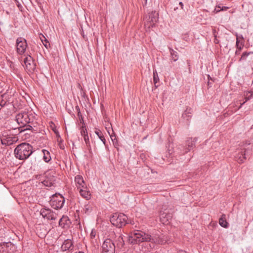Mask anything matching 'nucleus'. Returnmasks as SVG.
Returning <instances> with one entry per match:
<instances>
[{
    "instance_id": "f257e3e1",
    "label": "nucleus",
    "mask_w": 253,
    "mask_h": 253,
    "mask_svg": "<svg viewBox=\"0 0 253 253\" xmlns=\"http://www.w3.org/2000/svg\"><path fill=\"white\" fill-rule=\"evenodd\" d=\"M130 238L132 239L131 240L130 239V241L132 244H139L142 242H151L159 244H162L164 243V241L160 239L155 241L153 238H151L150 235L140 230L134 231Z\"/></svg>"
},
{
    "instance_id": "f03ea898",
    "label": "nucleus",
    "mask_w": 253,
    "mask_h": 253,
    "mask_svg": "<svg viewBox=\"0 0 253 253\" xmlns=\"http://www.w3.org/2000/svg\"><path fill=\"white\" fill-rule=\"evenodd\" d=\"M32 146L27 143H22L16 147L14 150L15 156L17 159L25 160L32 154Z\"/></svg>"
},
{
    "instance_id": "7ed1b4c3",
    "label": "nucleus",
    "mask_w": 253,
    "mask_h": 253,
    "mask_svg": "<svg viewBox=\"0 0 253 253\" xmlns=\"http://www.w3.org/2000/svg\"><path fill=\"white\" fill-rule=\"evenodd\" d=\"M241 146L243 147L236 151L235 156L236 161L240 164L244 163L245 161L247 159V156L251 151V148L250 146L249 143H246Z\"/></svg>"
},
{
    "instance_id": "20e7f679",
    "label": "nucleus",
    "mask_w": 253,
    "mask_h": 253,
    "mask_svg": "<svg viewBox=\"0 0 253 253\" xmlns=\"http://www.w3.org/2000/svg\"><path fill=\"white\" fill-rule=\"evenodd\" d=\"M158 14L155 11H152L149 13L144 18L145 27L149 29L155 26L158 20Z\"/></svg>"
},
{
    "instance_id": "39448f33",
    "label": "nucleus",
    "mask_w": 253,
    "mask_h": 253,
    "mask_svg": "<svg viewBox=\"0 0 253 253\" xmlns=\"http://www.w3.org/2000/svg\"><path fill=\"white\" fill-rule=\"evenodd\" d=\"M127 219V216L124 214L115 213L112 215V225L120 228L126 225Z\"/></svg>"
},
{
    "instance_id": "423d86ee",
    "label": "nucleus",
    "mask_w": 253,
    "mask_h": 253,
    "mask_svg": "<svg viewBox=\"0 0 253 253\" xmlns=\"http://www.w3.org/2000/svg\"><path fill=\"white\" fill-rule=\"evenodd\" d=\"M168 206L166 205H163L162 208L160 211V218L161 222L164 224H169V220L171 219L172 217V212H173V210H171V212L167 211Z\"/></svg>"
},
{
    "instance_id": "0eeeda50",
    "label": "nucleus",
    "mask_w": 253,
    "mask_h": 253,
    "mask_svg": "<svg viewBox=\"0 0 253 253\" xmlns=\"http://www.w3.org/2000/svg\"><path fill=\"white\" fill-rule=\"evenodd\" d=\"M51 203L54 209H61L64 205V198L61 194L56 193L52 196Z\"/></svg>"
},
{
    "instance_id": "6e6552de",
    "label": "nucleus",
    "mask_w": 253,
    "mask_h": 253,
    "mask_svg": "<svg viewBox=\"0 0 253 253\" xmlns=\"http://www.w3.org/2000/svg\"><path fill=\"white\" fill-rule=\"evenodd\" d=\"M24 67L29 73H32L36 69V63L33 58L29 55L24 59Z\"/></svg>"
},
{
    "instance_id": "1a4fd4ad",
    "label": "nucleus",
    "mask_w": 253,
    "mask_h": 253,
    "mask_svg": "<svg viewBox=\"0 0 253 253\" xmlns=\"http://www.w3.org/2000/svg\"><path fill=\"white\" fill-rule=\"evenodd\" d=\"M27 47L26 41L22 38H19L16 41L17 51L19 54H23L25 52Z\"/></svg>"
},
{
    "instance_id": "9d476101",
    "label": "nucleus",
    "mask_w": 253,
    "mask_h": 253,
    "mask_svg": "<svg viewBox=\"0 0 253 253\" xmlns=\"http://www.w3.org/2000/svg\"><path fill=\"white\" fill-rule=\"evenodd\" d=\"M17 140V137L13 135H3L1 138V143L5 145H12Z\"/></svg>"
},
{
    "instance_id": "9b49d317",
    "label": "nucleus",
    "mask_w": 253,
    "mask_h": 253,
    "mask_svg": "<svg viewBox=\"0 0 253 253\" xmlns=\"http://www.w3.org/2000/svg\"><path fill=\"white\" fill-rule=\"evenodd\" d=\"M17 122L19 124H21L22 126L26 125L30 122V119L27 113L25 112H22L19 113L16 118Z\"/></svg>"
},
{
    "instance_id": "f8f14e48",
    "label": "nucleus",
    "mask_w": 253,
    "mask_h": 253,
    "mask_svg": "<svg viewBox=\"0 0 253 253\" xmlns=\"http://www.w3.org/2000/svg\"><path fill=\"white\" fill-rule=\"evenodd\" d=\"M40 213L43 218L48 220H55L56 218V214L48 209H42Z\"/></svg>"
},
{
    "instance_id": "ddd939ff",
    "label": "nucleus",
    "mask_w": 253,
    "mask_h": 253,
    "mask_svg": "<svg viewBox=\"0 0 253 253\" xmlns=\"http://www.w3.org/2000/svg\"><path fill=\"white\" fill-rule=\"evenodd\" d=\"M75 182L77 188L79 190H83L87 188L83 178L81 175H77L75 178Z\"/></svg>"
},
{
    "instance_id": "4468645a",
    "label": "nucleus",
    "mask_w": 253,
    "mask_h": 253,
    "mask_svg": "<svg viewBox=\"0 0 253 253\" xmlns=\"http://www.w3.org/2000/svg\"><path fill=\"white\" fill-rule=\"evenodd\" d=\"M197 139L195 138L193 140L192 138H190L187 140V145H188V148H186L182 152H181L182 154H185V153L189 152L192 148L195 145V142L197 141Z\"/></svg>"
},
{
    "instance_id": "2eb2a0df",
    "label": "nucleus",
    "mask_w": 253,
    "mask_h": 253,
    "mask_svg": "<svg viewBox=\"0 0 253 253\" xmlns=\"http://www.w3.org/2000/svg\"><path fill=\"white\" fill-rule=\"evenodd\" d=\"M102 253H111L110 250L111 249V240L106 239L103 243Z\"/></svg>"
},
{
    "instance_id": "dca6fc26",
    "label": "nucleus",
    "mask_w": 253,
    "mask_h": 253,
    "mask_svg": "<svg viewBox=\"0 0 253 253\" xmlns=\"http://www.w3.org/2000/svg\"><path fill=\"white\" fill-rule=\"evenodd\" d=\"M70 224V221L67 216H63L59 221V225L62 228H66Z\"/></svg>"
},
{
    "instance_id": "f3484780",
    "label": "nucleus",
    "mask_w": 253,
    "mask_h": 253,
    "mask_svg": "<svg viewBox=\"0 0 253 253\" xmlns=\"http://www.w3.org/2000/svg\"><path fill=\"white\" fill-rule=\"evenodd\" d=\"M192 117V110L191 108H187L182 114V117L189 122Z\"/></svg>"
},
{
    "instance_id": "a211bd4d",
    "label": "nucleus",
    "mask_w": 253,
    "mask_h": 253,
    "mask_svg": "<svg viewBox=\"0 0 253 253\" xmlns=\"http://www.w3.org/2000/svg\"><path fill=\"white\" fill-rule=\"evenodd\" d=\"M72 247V242L71 240H66L63 243L61 249L63 251H65L70 250Z\"/></svg>"
},
{
    "instance_id": "6ab92c4d",
    "label": "nucleus",
    "mask_w": 253,
    "mask_h": 253,
    "mask_svg": "<svg viewBox=\"0 0 253 253\" xmlns=\"http://www.w3.org/2000/svg\"><path fill=\"white\" fill-rule=\"evenodd\" d=\"M245 101L243 103H240V105L238 108V109H240L242 105L245 103L247 101L252 99L253 97V90H251L248 92H247L245 94Z\"/></svg>"
},
{
    "instance_id": "aec40b11",
    "label": "nucleus",
    "mask_w": 253,
    "mask_h": 253,
    "mask_svg": "<svg viewBox=\"0 0 253 253\" xmlns=\"http://www.w3.org/2000/svg\"><path fill=\"white\" fill-rule=\"evenodd\" d=\"M112 244L114 246L115 248L116 247L118 248H121L123 247L124 244V241L121 236H119L118 239V241H115V243H112Z\"/></svg>"
},
{
    "instance_id": "412c9836",
    "label": "nucleus",
    "mask_w": 253,
    "mask_h": 253,
    "mask_svg": "<svg viewBox=\"0 0 253 253\" xmlns=\"http://www.w3.org/2000/svg\"><path fill=\"white\" fill-rule=\"evenodd\" d=\"M219 223L221 226L224 228H227L228 227V223L226 221L225 214H222L219 219Z\"/></svg>"
},
{
    "instance_id": "4be33fe9",
    "label": "nucleus",
    "mask_w": 253,
    "mask_h": 253,
    "mask_svg": "<svg viewBox=\"0 0 253 253\" xmlns=\"http://www.w3.org/2000/svg\"><path fill=\"white\" fill-rule=\"evenodd\" d=\"M235 35L236 37V45L237 46L242 44L244 45V39L242 35H239L237 33H236Z\"/></svg>"
},
{
    "instance_id": "5701e85b",
    "label": "nucleus",
    "mask_w": 253,
    "mask_h": 253,
    "mask_svg": "<svg viewBox=\"0 0 253 253\" xmlns=\"http://www.w3.org/2000/svg\"><path fill=\"white\" fill-rule=\"evenodd\" d=\"M171 60L174 62L176 61L178 59V53L170 47H169Z\"/></svg>"
},
{
    "instance_id": "b1692460",
    "label": "nucleus",
    "mask_w": 253,
    "mask_h": 253,
    "mask_svg": "<svg viewBox=\"0 0 253 253\" xmlns=\"http://www.w3.org/2000/svg\"><path fill=\"white\" fill-rule=\"evenodd\" d=\"M43 156V159L45 162H48L51 160V157L48 151L46 150H42V151Z\"/></svg>"
},
{
    "instance_id": "393cba45",
    "label": "nucleus",
    "mask_w": 253,
    "mask_h": 253,
    "mask_svg": "<svg viewBox=\"0 0 253 253\" xmlns=\"http://www.w3.org/2000/svg\"><path fill=\"white\" fill-rule=\"evenodd\" d=\"M80 195L84 198L88 200L90 198L91 194L89 191H79Z\"/></svg>"
},
{
    "instance_id": "a878e982",
    "label": "nucleus",
    "mask_w": 253,
    "mask_h": 253,
    "mask_svg": "<svg viewBox=\"0 0 253 253\" xmlns=\"http://www.w3.org/2000/svg\"><path fill=\"white\" fill-rule=\"evenodd\" d=\"M95 133L98 137V138L103 142L104 145H105V139L102 134V132L99 130L96 129L95 130Z\"/></svg>"
},
{
    "instance_id": "bb28decb",
    "label": "nucleus",
    "mask_w": 253,
    "mask_h": 253,
    "mask_svg": "<svg viewBox=\"0 0 253 253\" xmlns=\"http://www.w3.org/2000/svg\"><path fill=\"white\" fill-rule=\"evenodd\" d=\"M159 81V78L158 77V75L156 71H154L153 72V82L155 86L157 87L158 86V82Z\"/></svg>"
},
{
    "instance_id": "cd10ccee",
    "label": "nucleus",
    "mask_w": 253,
    "mask_h": 253,
    "mask_svg": "<svg viewBox=\"0 0 253 253\" xmlns=\"http://www.w3.org/2000/svg\"><path fill=\"white\" fill-rule=\"evenodd\" d=\"M104 120L105 122V126L106 129H107L108 132L109 133V128H110V126L111 125V124L109 123V118H108L107 116H105L104 117Z\"/></svg>"
},
{
    "instance_id": "c85d7f7f",
    "label": "nucleus",
    "mask_w": 253,
    "mask_h": 253,
    "mask_svg": "<svg viewBox=\"0 0 253 253\" xmlns=\"http://www.w3.org/2000/svg\"><path fill=\"white\" fill-rule=\"evenodd\" d=\"M229 9L228 7L227 6H221L219 5H216L215 9L214 11L216 13L219 12L220 11H226Z\"/></svg>"
},
{
    "instance_id": "c756f323",
    "label": "nucleus",
    "mask_w": 253,
    "mask_h": 253,
    "mask_svg": "<svg viewBox=\"0 0 253 253\" xmlns=\"http://www.w3.org/2000/svg\"><path fill=\"white\" fill-rule=\"evenodd\" d=\"M50 127L51 129L56 134V136L57 137V141H58V139L60 137V135H59V132L58 131V130H57V129L56 128L55 125L53 123H51V124L50 125Z\"/></svg>"
},
{
    "instance_id": "7c9ffc66",
    "label": "nucleus",
    "mask_w": 253,
    "mask_h": 253,
    "mask_svg": "<svg viewBox=\"0 0 253 253\" xmlns=\"http://www.w3.org/2000/svg\"><path fill=\"white\" fill-rule=\"evenodd\" d=\"M251 53H253V52H244L242 53L241 57L239 59V61H241L243 60H246L247 57Z\"/></svg>"
},
{
    "instance_id": "2f4dec72",
    "label": "nucleus",
    "mask_w": 253,
    "mask_h": 253,
    "mask_svg": "<svg viewBox=\"0 0 253 253\" xmlns=\"http://www.w3.org/2000/svg\"><path fill=\"white\" fill-rule=\"evenodd\" d=\"M6 96L5 95H2L0 96V106H4L7 102L6 100Z\"/></svg>"
},
{
    "instance_id": "473e14b6",
    "label": "nucleus",
    "mask_w": 253,
    "mask_h": 253,
    "mask_svg": "<svg viewBox=\"0 0 253 253\" xmlns=\"http://www.w3.org/2000/svg\"><path fill=\"white\" fill-rule=\"evenodd\" d=\"M244 46V45H243V44L238 45V46L236 45V47L237 49L235 51V55H238L240 54V52L243 48Z\"/></svg>"
},
{
    "instance_id": "72a5a7b5",
    "label": "nucleus",
    "mask_w": 253,
    "mask_h": 253,
    "mask_svg": "<svg viewBox=\"0 0 253 253\" xmlns=\"http://www.w3.org/2000/svg\"><path fill=\"white\" fill-rule=\"evenodd\" d=\"M112 142H113L114 146L117 148V140L116 139V136L114 134V132L112 127Z\"/></svg>"
},
{
    "instance_id": "f704fd0d",
    "label": "nucleus",
    "mask_w": 253,
    "mask_h": 253,
    "mask_svg": "<svg viewBox=\"0 0 253 253\" xmlns=\"http://www.w3.org/2000/svg\"><path fill=\"white\" fill-rule=\"evenodd\" d=\"M40 39H41V40L42 42V43L43 44V45L46 48H47V43L48 42L47 40H46V39L43 35H42V37H40Z\"/></svg>"
},
{
    "instance_id": "c9c22d12",
    "label": "nucleus",
    "mask_w": 253,
    "mask_h": 253,
    "mask_svg": "<svg viewBox=\"0 0 253 253\" xmlns=\"http://www.w3.org/2000/svg\"><path fill=\"white\" fill-rule=\"evenodd\" d=\"M81 133H82V135L84 136L87 135V132H86V129L85 128L84 129V128L83 127V129L81 131Z\"/></svg>"
},
{
    "instance_id": "e433bc0d",
    "label": "nucleus",
    "mask_w": 253,
    "mask_h": 253,
    "mask_svg": "<svg viewBox=\"0 0 253 253\" xmlns=\"http://www.w3.org/2000/svg\"><path fill=\"white\" fill-rule=\"evenodd\" d=\"M95 235H96L95 231H93V230H92L91 233H90V237L91 238H94Z\"/></svg>"
},
{
    "instance_id": "4c0bfd02",
    "label": "nucleus",
    "mask_w": 253,
    "mask_h": 253,
    "mask_svg": "<svg viewBox=\"0 0 253 253\" xmlns=\"http://www.w3.org/2000/svg\"><path fill=\"white\" fill-rule=\"evenodd\" d=\"M84 139L85 142L87 143V141L89 140V138H88L87 135L86 136H84Z\"/></svg>"
},
{
    "instance_id": "58836bf2",
    "label": "nucleus",
    "mask_w": 253,
    "mask_h": 253,
    "mask_svg": "<svg viewBox=\"0 0 253 253\" xmlns=\"http://www.w3.org/2000/svg\"><path fill=\"white\" fill-rule=\"evenodd\" d=\"M179 4L180 6L181 9H183L184 6L183 3L182 2H179Z\"/></svg>"
},
{
    "instance_id": "ea45409f",
    "label": "nucleus",
    "mask_w": 253,
    "mask_h": 253,
    "mask_svg": "<svg viewBox=\"0 0 253 253\" xmlns=\"http://www.w3.org/2000/svg\"><path fill=\"white\" fill-rule=\"evenodd\" d=\"M177 253H187L186 252L183 251V250H180Z\"/></svg>"
},
{
    "instance_id": "a19ab883",
    "label": "nucleus",
    "mask_w": 253,
    "mask_h": 253,
    "mask_svg": "<svg viewBox=\"0 0 253 253\" xmlns=\"http://www.w3.org/2000/svg\"><path fill=\"white\" fill-rule=\"evenodd\" d=\"M145 3H144V4H145V5H146V4H147V0H145Z\"/></svg>"
},
{
    "instance_id": "79ce46f5",
    "label": "nucleus",
    "mask_w": 253,
    "mask_h": 253,
    "mask_svg": "<svg viewBox=\"0 0 253 253\" xmlns=\"http://www.w3.org/2000/svg\"><path fill=\"white\" fill-rule=\"evenodd\" d=\"M177 8H178L177 7L174 8V10H175V11L176 9H177Z\"/></svg>"
},
{
    "instance_id": "37998d69",
    "label": "nucleus",
    "mask_w": 253,
    "mask_h": 253,
    "mask_svg": "<svg viewBox=\"0 0 253 253\" xmlns=\"http://www.w3.org/2000/svg\"><path fill=\"white\" fill-rule=\"evenodd\" d=\"M86 211L88 210V208H86Z\"/></svg>"
}]
</instances>
